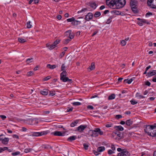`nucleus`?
<instances>
[{"mask_svg":"<svg viewBox=\"0 0 156 156\" xmlns=\"http://www.w3.org/2000/svg\"><path fill=\"white\" fill-rule=\"evenodd\" d=\"M93 17V14L91 12H89L85 16V19L87 21H88L91 20Z\"/></svg>","mask_w":156,"mask_h":156,"instance_id":"ddd939ff","label":"nucleus"},{"mask_svg":"<svg viewBox=\"0 0 156 156\" xmlns=\"http://www.w3.org/2000/svg\"><path fill=\"white\" fill-rule=\"evenodd\" d=\"M32 149L31 148H26L24 150V152L26 153H27L31 151Z\"/></svg>","mask_w":156,"mask_h":156,"instance_id":"79ce46f5","label":"nucleus"},{"mask_svg":"<svg viewBox=\"0 0 156 156\" xmlns=\"http://www.w3.org/2000/svg\"><path fill=\"white\" fill-rule=\"evenodd\" d=\"M51 134H53L55 136H63L65 135V133H62L60 131H55L52 132L51 133Z\"/></svg>","mask_w":156,"mask_h":156,"instance_id":"f8f14e48","label":"nucleus"},{"mask_svg":"<svg viewBox=\"0 0 156 156\" xmlns=\"http://www.w3.org/2000/svg\"><path fill=\"white\" fill-rule=\"evenodd\" d=\"M67 21L68 22H70L73 21H75V18L74 17H73L70 18L68 19L67 20Z\"/></svg>","mask_w":156,"mask_h":156,"instance_id":"4c0bfd02","label":"nucleus"},{"mask_svg":"<svg viewBox=\"0 0 156 156\" xmlns=\"http://www.w3.org/2000/svg\"><path fill=\"white\" fill-rule=\"evenodd\" d=\"M90 6L91 7L93 8L94 9H95L97 5L95 2H93L91 3H90Z\"/></svg>","mask_w":156,"mask_h":156,"instance_id":"5701e85b","label":"nucleus"},{"mask_svg":"<svg viewBox=\"0 0 156 156\" xmlns=\"http://www.w3.org/2000/svg\"><path fill=\"white\" fill-rule=\"evenodd\" d=\"M42 148L44 149H48L49 148H51V147L48 145H43L42 147Z\"/></svg>","mask_w":156,"mask_h":156,"instance_id":"c9c22d12","label":"nucleus"},{"mask_svg":"<svg viewBox=\"0 0 156 156\" xmlns=\"http://www.w3.org/2000/svg\"><path fill=\"white\" fill-rule=\"evenodd\" d=\"M105 148L104 147H100L97 148V150H94L93 152L94 154L98 155L100 154V153L104 151Z\"/></svg>","mask_w":156,"mask_h":156,"instance_id":"6e6552de","label":"nucleus"},{"mask_svg":"<svg viewBox=\"0 0 156 156\" xmlns=\"http://www.w3.org/2000/svg\"><path fill=\"white\" fill-rule=\"evenodd\" d=\"M139 21L137 22V23L140 26H142L143 23H147V24H149L150 23L148 22L147 20L144 19H141L140 18H138L137 19Z\"/></svg>","mask_w":156,"mask_h":156,"instance_id":"0eeeda50","label":"nucleus"},{"mask_svg":"<svg viewBox=\"0 0 156 156\" xmlns=\"http://www.w3.org/2000/svg\"><path fill=\"white\" fill-rule=\"evenodd\" d=\"M144 131L148 135L155 137L156 136V123L153 125H145Z\"/></svg>","mask_w":156,"mask_h":156,"instance_id":"f03ea898","label":"nucleus"},{"mask_svg":"<svg viewBox=\"0 0 156 156\" xmlns=\"http://www.w3.org/2000/svg\"><path fill=\"white\" fill-rule=\"evenodd\" d=\"M65 65L64 64H63L62 65V66H61V70L63 71H65L64 70H65Z\"/></svg>","mask_w":156,"mask_h":156,"instance_id":"603ef678","label":"nucleus"},{"mask_svg":"<svg viewBox=\"0 0 156 156\" xmlns=\"http://www.w3.org/2000/svg\"><path fill=\"white\" fill-rule=\"evenodd\" d=\"M111 12H113L117 15H122V14H123V13L121 12H120L115 10H113L112 11H111Z\"/></svg>","mask_w":156,"mask_h":156,"instance_id":"bb28decb","label":"nucleus"},{"mask_svg":"<svg viewBox=\"0 0 156 156\" xmlns=\"http://www.w3.org/2000/svg\"><path fill=\"white\" fill-rule=\"evenodd\" d=\"M115 118L117 119H119L122 118V116L120 115H115Z\"/></svg>","mask_w":156,"mask_h":156,"instance_id":"8fccbe9b","label":"nucleus"},{"mask_svg":"<svg viewBox=\"0 0 156 156\" xmlns=\"http://www.w3.org/2000/svg\"><path fill=\"white\" fill-rule=\"evenodd\" d=\"M57 67L56 65H51L50 64H48L47 65V67L50 69H53Z\"/></svg>","mask_w":156,"mask_h":156,"instance_id":"412c9836","label":"nucleus"},{"mask_svg":"<svg viewBox=\"0 0 156 156\" xmlns=\"http://www.w3.org/2000/svg\"><path fill=\"white\" fill-rule=\"evenodd\" d=\"M73 109V107H72L70 108H68L67 110V112H71L72 111Z\"/></svg>","mask_w":156,"mask_h":156,"instance_id":"6e6d98bb","label":"nucleus"},{"mask_svg":"<svg viewBox=\"0 0 156 156\" xmlns=\"http://www.w3.org/2000/svg\"><path fill=\"white\" fill-rule=\"evenodd\" d=\"M108 6L112 9H120L123 7L126 3V0H108Z\"/></svg>","mask_w":156,"mask_h":156,"instance_id":"f257e3e1","label":"nucleus"},{"mask_svg":"<svg viewBox=\"0 0 156 156\" xmlns=\"http://www.w3.org/2000/svg\"><path fill=\"white\" fill-rule=\"evenodd\" d=\"M88 69H89L90 70H92L95 69V65L94 63L92 62L91 63L90 66Z\"/></svg>","mask_w":156,"mask_h":156,"instance_id":"c756f323","label":"nucleus"},{"mask_svg":"<svg viewBox=\"0 0 156 156\" xmlns=\"http://www.w3.org/2000/svg\"><path fill=\"white\" fill-rule=\"evenodd\" d=\"M137 8V7L131 8V9H132L133 12L135 14L138 13V10Z\"/></svg>","mask_w":156,"mask_h":156,"instance_id":"393cba45","label":"nucleus"},{"mask_svg":"<svg viewBox=\"0 0 156 156\" xmlns=\"http://www.w3.org/2000/svg\"><path fill=\"white\" fill-rule=\"evenodd\" d=\"M115 133H116L117 135L116 137L115 138V139L119 141L120 140L125 138V135L123 133L119 131H117L115 132Z\"/></svg>","mask_w":156,"mask_h":156,"instance_id":"423d86ee","label":"nucleus"},{"mask_svg":"<svg viewBox=\"0 0 156 156\" xmlns=\"http://www.w3.org/2000/svg\"><path fill=\"white\" fill-rule=\"evenodd\" d=\"M72 104L74 106H79L81 105V103L79 102H75L72 103Z\"/></svg>","mask_w":156,"mask_h":156,"instance_id":"473e14b6","label":"nucleus"},{"mask_svg":"<svg viewBox=\"0 0 156 156\" xmlns=\"http://www.w3.org/2000/svg\"><path fill=\"white\" fill-rule=\"evenodd\" d=\"M83 145L84 147L86 150H87L88 149V145H87L86 144H84Z\"/></svg>","mask_w":156,"mask_h":156,"instance_id":"052dcab7","label":"nucleus"},{"mask_svg":"<svg viewBox=\"0 0 156 156\" xmlns=\"http://www.w3.org/2000/svg\"><path fill=\"white\" fill-rule=\"evenodd\" d=\"M33 59V58H29L27 59L26 62L27 63L29 64V63L32 62Z\"/></svg>","mask_w":156,"mask_h":156,"instance_id":"a19ab883","label":"nucleus"},{"mask_svg":"<svg viewBox=\"0 0 156 156\" xmlns=\"http://www.w3.org/2000/svg\"><path fill=\"white\" fill-rule=\"evenodd\" d=\"M49 132L48 131H43L41 132H34L33 133L32 136H39L47 134Z\"/></svg>","mask_w":156,"mask_h":156,"instance_id":"20e7f679","label":"nucleus"},{"mask_svg":"<svg viewBox=\"0 0 156 156\" xmlns=\"http://www.w3.org/2000/svg\"><path fill=\"white\" fill-rule=\"evenodd\" d=\"M92 137L98 136V134L102 135L103 134L102 131H101L99 128H96L94 130H92Z\"/></svg>","mask_w":156,"mask_h":156,"instance_id":"7ed1b4c3","label":"nucleus"},{"mask_svg":"<svg viewBox=\"0 0 156 156\" xmlns=\"http://www.w3.org/2000/svg\"><path fill=\"white\" fill-rule=\"evenodd\" d=\"M121 43L122 46H125L126 43V41L124 40H122L121 41Z\"/></svg>","mask_w":156,"mask_h":156,"instance_id":"a18cd8bd","label":"nucleus"},{"mask_svg":"<svg viewBox=\"0 0 156 156\" xmlns=\"http://www.w3.org/2000/svg\"><path fill=\"white\" fill-rule=\"evenodd\" d=\"M79 121L78 120H76L74 122H72L70 124V126L71 127H73L76 126L78 122Z\"/></svg>","mask_w":156,"mask_h":156,"instance_id":"cd10ccee","label":"nucleus"},{"mask_svg":"<svg viewBox=\"0 0 156 156\" xmlns=\"http://www.w3.org/2000/svg\"><path fill=\"white\" fill-rule=\"evenodd\" d=\"M114 153L115 152L112 151V150H109L108 151V154H111Z\"/></svg>","mask_w":156,"mask_h":156,"instance_id":"3c124183","label":"nucleus"},{"mask_svg":"<svg viewBox=\"0 0 156 156\" xmlns=\"http://www.w3.org/2000/svg\"><path fill=\"white\" fill-rule=\"evenodd\" d=\"M20 152L19 151H16L12 153L11 154L12 156H16L20 154Z\"/></svg>","mask_w":156,"mask_h":156,"instance_id":"58836bf2","label":"nucleus"},{"mask_svg":"<svg viewBox=\"0 0 156 156\" xmlns=\"http://www.w3.org/2000/svg\"><path fill=\"white\" fill-rule=\"evenodd\" d=\"M9 140V139L8 138L5 137L3 140L2 141V143L5 144L6 145L8 144Z\"/></svg>","mask_w":156,"mask_h":156,"instance_id":"6ab92c4d","label":"nucleus"},{"mask_svg":"<svg viewBox=\"0 0 156 156\" xmlns=\"http://www.w3.org/2000/svg\"><path fill=\"white\" fill-rule=\"evenodd\" d=\"M40 92L41 94L44 95H47L48 93V90L46 89H44Z\"/></svg>","mask_w":156,"mask_h":156,"instance_id":"aec40b11","label":"nucleus"},{"mask_svg":"<svg viewBox=\"0 0 156 156\" xmlns=\"http://www.w3.org/2000/svg\"><path fill=\"white\" fill-rule=\"evenodd\" d=\"M147 4L151 8L156 9V0H147Z\"/></svg>","mask_w":156,"mask_h":156,"instance_id":"39448f33","label":"nucleus"},{"mask_svg":"<svg viewBox=\"0 0 156 156\" xmlns=\"http://www.w3.org/2000/svg\"><path fill=\"white\" fill-rule=\"evenodd\" d=\"M65 33L67 35L69 34V39H70L71 40L73 38L74 34L73 33H72L71 30H69L66 31Z\"/></svg>","mask_w":156,"mask_h":156,"instance_id":"9b49d317","label":"nucleus"},{"mask_svg":"<svg viewBox=\"0 0 156 156\" xmlns=\"http://www.w3.org/2000/svg\"><path fill=\"white\" fill-rule=\"evenodd\" d=\"M116 133H115V131L112 134V137L115 139V138L116 136Z\"/></svg>","mask_w":156,"mask_h":156,"instance_id":"49530a36","label":"nucleus"},{"mask_svg":"<svg viewBox=\"0 0 156 156\" xmlns=\"http://www.w3.org/2000/svg\"><path fill=\"white\" fill-rule=\"evenodd\" d=\"M156 74V70H153L152 71H150L147 73L146 76H147L150 77L151 76L155 75Z\"/></svg>","mask_w":156,"mask_h":156,"instance_id":"dca6fc26","label":"nucleus"},{"mask_svg":"<svg viewBox=\"0 0 156 156\" xmlns=\"http://www.w3.org/2000/svg\"><path fill=\"white\" fill-rule=\"evenodd\" d=\"M87 108L88 109H94V107L92 106L91 105H88L87 106Z\"/></svg>","mask_w":156,"mask_h":156,"instance_id":"4d7b16f0","label":"nucleus"},{"mask_svg":"<svg viewBox=\"0 0 156 156\" xmlns=\"http://www.w3.org/2000/svg\"><path fill=\"white\" fill-rule=\"evenodd\" d=\"M67 72L66 71H63L60 74V79L61 80V79H64V78L66 77Z\"/></svg>","mask_w":156,"mask_h":156,"instance_id":"4468645a","label":"nucleus"},{"mask_svg":"<svg viewBox=\"0 0 156 156\" xmlns=\"http://www.w3.org/2000/svg\"><path fill=\"white\" fill-rule=\"evenodd\" d=\"M130 155V153L127 151L124 150L120 153H119L117 156H129Z\"/></svg>","mask_w":156,"mask_h":156,"instance_id":"9d476101","label":"nucleus"},{"mask_svg":"<svg viewBox=\"0 0 156 156\" xmlns=\"http://www.w3.org/2000/svg\"><path fill=\"white\" fill-rule=\"evenodd\" d=\"M133 79H132V78H131L129 80H128V79L127 80V83L128 84H130L131 82H132V81H133Z\"/></svg>","mask_w":156,"mask_h":156,"instance_id":"680f3d73","label":"nucleus"},{"mask_svg":"<svg viewBox=\"0 0 156 156\" xmlns=\"http://www.w3.org/2000/svg\"><path fill=\"white\" fill-rule=\"evenodd\" d=\"M61 80L64 82H67L69 83H71L72 82V80L71 79H69V78L67 77L64 78V79H61Z\"/></svg>","mask_w":156,"mask_h":156,"instance_id":"a211bd4d","label":"nucleus"},{"mask_svg":"<svg viewBox=\"0 0 156 156\" xmlns=\"http://www.w3.org/2000/svg\"><path fill=\"white\" fill-rule=\"evenodd\" d=\"M92 130H90L89 131L87 134L89 135V136H91L92 137Z\"/></svg>","mask_w":156,"mask_h":156,"instance_id":"ea45409f","label":"nucleus"},{"mask_svg":"<svg viewBox=\"0 0 156 156\" xmlns=\"http://www.w3.org/2000/svg\"><path fill=\"white\" fill-rule=\"evenodd\" d=\"M133 122L131 119H129L126 120V124L127 126H129L132 124Z\"/></svg>","mask_w":156,"mask_h":156,"instance_id":"4be33fe9","label":"nucleus"},{"mask_svg":"<svg viewBox=\"0 0 156 156\" xmlns=\"http://www.w3.org/2000/svg\"><path fill=\"white\" fill-rule=\"evenodd\" d=\"M30 21H29L27 22V27L28 28H30L31 27V25L30 24Z\"/></svg>","mask_w":156,"mask_h":156,"instance_id":"37998d69","label":"nucleus"},{"mask_svg":"<svg viewBox=\"0 0 156 156\" xmlns=\"http://www.w3.org/2000/svg\"><path fill=\"white\" fill-rule=\"evenodd\" d=\"M101 15V13L99 12H96L94 14V16L95 17H98L99 16Z\"/></svg>","mask_w":156,"mask_h":156,"instance_id":"2f4dec72","label":"nucleus"},{"mask_svg":"<svg viewBox=\"0 0 156 156\" xmlns=\"http://www.w3.org/2000/svg\"><path fill=\"white\" fill-rule=\"evenodd\" d=\"M18 40V41L20 43H24L27 41L26 39L20 37H19Z\"/></svg>","mask_w":156,"mask_h":156,"instance_id":"a878e982","label":"nucleus"},{"mask_svg":"<svg viewBox=\"0 0 156 156\" xmlns=\"http://www.w3.org/2000/svg\"><path fill=\"white\" fill-rule=\"evenodd\" d=\"M145 85L149 86L151 85V83L148 81H146L145 83Z\"/></svg>","mask_w":156,"mask_h":156,"instance_id":"5fc2aeb1","label":"nucleus"},{"mask_svg":"<svg viewBox=\"0 0 156 156\" xmlns=\"http://www.w3.org/2000/svg\"><path fill=\"white\" fill-rule=\"evenodd\" d=\"M111 148L112 151H114L115 150V147L114 145L112 144H111Z\"/></svg>","mask_w":156,"mask_h":156,"instance_id":"0e129e2a","label":"nucleus"},{"mask_svg":"<svg viewBox=\"0 0 156 156\" xmlns=\"http://www.w3.org/2000/svg\"><path fill=\"white\" fill-rule=\"evenodd\" d=\"M114 128L116 129L115 132L119 131H122L124 130L123 128L121 126H115Z\"/></svg>","mask_w":156,"mask_h":156,"instance_id":"2eb2a0df","label":"nucleus"},{"mask_svg":"<svg viewBox=\"0 0 156 156\" xmlns=\"http://www.w3.org/2000/svg\"><path fill=\"white\" fill-rule=\"evenodd\" d=\"M13 137L16 139H18L19 138V136L16 134H14L13 135Z\"/></svg>","mask_w":156,"mask_h":156,"instance_id":"bf43d9fd","label":"nucleus"},{"mask_svg":"<svg viewBox=\"0 0 156 156\" xmlns=\"http://www.w3.org/2000/svg\"><path fill=\"white\" fill-rule=\"evenodd\" d=\"M4 135L3 134H1L0 135V141H2L3 140V139H4V138L3 137Z\"/></svg>","mask_w":156,"mask_h":156,"instance_id":"e2e57ef3","label":"nucleus"},{"mask_svg":"<svg viewBox=\"0 0 156 156\" xmlns=\"http://www.w3.org/2000/svg\"><path fill=\"white\" fill-rule=\"evenodd\" d=\"M152 15V13L151 12H147L145 16H146L147 17V16H151V15Z\"/></svg>","mask_w":156,"mask_h":156,"instance_id":"864d4df0","label":"nucleus"},{"mask_svg":"<svg viewBox=\"0 0 156 156\" xmlns=\"http://www.w3.org/2000/svg\"><path fill=\"white\" fill-rule=\"evenodd\" d=\"M87 127V125H81L77 127L76 131L80 133H82Z\"/></svg>","mask_w":156,"mask_h":156,"instance_id":"1a4fd4ad","label":"nucleus"},{"mask_svg":"<svg viewBox=\"0 0 156 156\" xmlns=\"http://www.w3.org/2000/svg\"><path fill=\"white\" fill-rule=\"evenodd\" d=\"M55 48V46L54 45L52 44L51 45H50L49 46V47H48V48L50 50H51L53 49L54 48Z\"/></svg>","mask_w":156,"mask_h":156,"instance_id":"c03bdc74","label":"nucleus"},{"mask_svg":"<svg viewBox=\"0 0 156 156\" xmlns=\"http://www.w3.org/2000/svg\"><path fill=\"white\" fill-rule=\"evenodd\" d=\"M27 74L29 76H31L33 74V73L32 71H30L28 72Z\"/></svg>","mask_w":156,"mask_h":156,"instance_id":"338daca9","label":"nucleus"},{"mask_svg":"<svg viewBox=\"0 0 156 156\" xmlns=\"http://www.w3.org/2000/svg\"><path fill=\"white\" fill-rule=\"evenodd\" d=\"M152 80L154 82H156V75H155L153 77Z\"/></svg>","mask_w":156,"mask_h":156,"instance_id":"13d9d810","label":"nucleus"},{"mask_svg":"<svg viewBox=\"0 0 156 156\" xmlns=\"http://www.w3.org/2000/svg\"><path fill=\"white\" fill-rule=\"evenodd\" d=\"M137 4V2L136 0H130V6Z\"/></svg>","mask_w":156,"mask_h":156,"instance_id":"b1692460","label":"nucleus"},{"mask_svg":"<svg viewBox=\"0 0 156 156\" xmlns=\"http://www.w3.org/2000/svg\"><path fill=\"white\" fill-rule=\"evenodd\" d=\"M0 117L3 120L4 119H5L6 118V117L5 115H0Z\"/></svg>","mask_w":156,"mask_h":156,"instance_id":"69168bd1","label":"nucleus"},{"mask_svg":"<svg viewBox=\"0 0 156 156\" xmlns=\"http://www.w3.org/2000/svg\"><path fill=\"white\" fill-rule=\"evenodd\" d=\"M57 19L58 20H60L62 18V16L60 15H58L57 16Z\"/></svg>","mask_w":156,"mask_h":156,"instance_id":"774afa93","label":"nucleus"},{"mask_svg":"<svg viewBox=\"0 0 156 156\" xmlns=\"http://www.w3.org/2000/svg\"><path fill=\"white\" fill-rule=\"evenodd\" d=\"M65 52L64 51H62L59 55V57L60 58H62L63 57L64 55L65 54Z\"/></svg>","mask_w":156,"mask_h":156,"instance_id":"de8ad7c7","label":"nucleus"},{"mask_svg":"<svg viewBox=\"0 0 156 156\" xmlns=\"http://www.w3.org/2000/svg\"><path fill=\"white\" fill-rule=\"evenodd\" d=\"M71 41L70 39H65L63 41V43L64 44H66Z\"/></svg>","mask_w":156,"mask_h":156,"instance_id":"7c9ffc66","label":"nucleus"},{"mask_svg":"<svg viewBox=\"0 0 156 156\" xmlns=\"http://www.w3.org/2000/svg\"><path fill=\"white\" fill-rule=\"evenodd\" d=\"M60 41L58 39L56 40L54 42V43H53V44L54 45L55 47L56 45H57L60 43Z\"/></svg>","mask_w":156,"mask_h":156,"instance_id":"e433bc0d","label":"nucleus"},{"mask_svg":"<svg viewBox=\"0 0 156 156\" xmlns=\"http://www.w3.org/2000/svg\"><path fill=\"white\" fill-rule=\"evenodd\" d=\"M130 102H131V104L133 105L136 104L137 103V101H136L133 100H131V101H130Z\"/></svg>","mask_w":156,"mask_h":156,"instance_id":"09e8293b","label":"nucleus"},{"mask_svg":"<svg viewBox=\"0 0 156 156\" xmlns=\"http://www.w3.org/2000/svg\"><path fill=\"white\" fill-rule=\"evenodd\" d=\"M87 11V9L86 8H84L82 9L81 10L78 11L77 12V13L79 14V13H80L81 12H85Z\"/></svg>","mask_w":156,"mask_h":156,"instance_id":"f704fd0d","label":"nucleus"},{"mask_svg":"<svg viewBox=\"0 0 156 156\" xmlns=\"http://www.w3.org/2000/svg\"><path fill=\"white\" fill-rule=\"evenodd\" d=\"M115 94H112L109 96L108 99L109 100H113L115 98Z\"/></svg>","mask_w":156,"mask_h":156,"instance_id":"c85d7f7f","label":"nucleus"},{"mask_svg":"<svg viewBox=\"0 0 156 156\" xmlns=\"http://www.w3.org/2000/svg\"><path fill=\"white\" fill-rule=\"evenodd\" d=\"M77 138L76 136H71L67 139V140L69 142H72L75 140Z\"/></svg>","mask_w":156,"mask_h":156,"instance_id":"f3484780","label":"nucleus"},{"mask_svg":"<svg viewBox=\"0 0 156 156\" xmlns=\"http://www.w3.org/2000/svg\"><path fill=\"white\" fill-rule=\"evenodd\" d=\"M55 91L54 90H51L49 91V95L51 96H53L55 94Z\"/></svg>","mask_w":156,"mask_h":156,"instance_id":"72a5a7b5","label":"nucleus"}]
</instances>
